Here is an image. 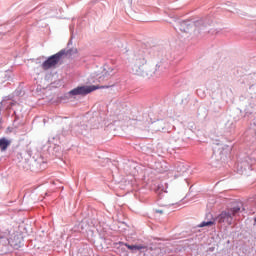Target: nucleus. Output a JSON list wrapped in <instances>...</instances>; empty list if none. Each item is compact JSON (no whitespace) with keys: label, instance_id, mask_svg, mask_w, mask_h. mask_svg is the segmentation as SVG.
Returning a JSON list of instances; mask_svg holds the SVG:
<instances>
[{"label":"nucleus","instance_id":"nucleus-1","mask_svg":"<svg viewBox=\"0 0 256 256\" xmlns=\"http://www.w3.org/2000/svg\"><path fill=\"white\" fill-rule=\"evenodd\" d=\"M154 57H157L160 61L156 64V69L153 71L151 66L147 64L148 51L138 50L134 53L131 61V69L134 75L144 77V79H151L153 75L159 76V73L165 71L169 67V61L171 59V51L169 47L157 46L153 48Z\"/></svg>","mask_w":256,"mask_h":256},{"label":"nucleus","instance_id":"nucleus-2","mask_svg":"<svg viewBox=\"0 0 256 256\" xmlns=\"http://www.w3.org/2000/svg\"><path fill=\"white\" fill-rule=\"evenodd\" d=\"M175 31H180L181 33H189L190 35H201V33H209V25L205 23V20L201 19L196 22L191 20L186 21H176L174 25Z\"/></svg>","mask_w":256,"mask_h":256},{"label":"nucleus","instance_id":"nucleus-3","mask_svg":"<svg viewBox=\"0 0 256 256\" xmlns=\"http://www.w3.org/2000/svg\"><path fill=\"white\" fill-rule=\"evenodd\" d=\"M245 211V207H243V203L237 202L230 209L223 211L216 217V221L218 223H225L226 225H232L233 221H235V217L239 215V213H243Z\"/></svg>","mask_w":256,"mask_h":256},{"label":"nucleus","instance_id":"nucleus-4","mask_svg":"<svg viewBox=\"0 0 256 256\" xmlns=\"http://www.w3.org/2000/svg\"><path fill=\"white\" fill-rule=\"evenodd\" d=\"M22 238L11 234V230L0 226V243L3 245H11V247H21Z\"/></svg>","mask_w":256,"mask_h":256},{"label":"nucleus","instance_id":"nucleus-5","mask_svg":"<svg viewBox=\"0 0 256 256\" xmlns=\"http://www.w3.org/2000/svg\"><path fill=\"white\" fill-rule=\"evenodd\" d=\"M73 50L68 49V50H61L58 53L48 57L41 65L40 67L44 70L47 71L49 69H52V67H55V65H57L59 63V61H61V59H63L64 55H71V52Z\"/></svg>","mask_w":256,"mask_h":256},{"label":"nucleus","instance_id":"nucleus-6","mask_svg":"<svg viewBox=\"0 0 256 256\" xmlns=\"http://www.w3.org/2000/svg\"><path fill=\"white\" fill-rule=\"evenodd\" d=\"M256 163V159L251 156H246L242 161L237 164V171L240 175H249V171H252L253 166Z\"/></svg>","mask_w":256,"mask_h":256},{"label":"nucleus","instance_id":"nucleus-7","mask_svg":"<svg viewBox=\"0 0 256 256\" xmlns=\"http://www.w3.org/2000/svg\"><path fill=\"white\" fill-rule=\"evenodd\" d=\"M99 86L91 85V86H78L68 93L65 94L66 99L70 97H77V95H89V93H93V91H97Z\"/></svg>","mask_w":256,"mask_h":256},{"label":"nucleus","instance_id":"nucleus-8","mask_svg":"<svg viewBox=\"0 0 256 256\" xmlns=\"http://www.w3.org/2000/svg\"><path fill=\"white\" fill-rule=\"evenodd\" d=\"M115 73H117V71H115V68H113V66L109 64H105L103 66V71L98 76L97 80L99 81V83H103V81H107V79H109L110 77H113Z\"/></svg>","mask_w":256,"mask_h":256},{"label":"nucleus","instance_id":"nucleus-9","mask_svg":"<svg viewBox=\"0 0 256 256\" xmlns=\"http://www.w3.org/2000/svg\"><path fill=\"white\" fill-rule=\"evenodd\" d=\"M227 149H229V146L217 144L213 148V157H217L218 160L222 161V159H225V157H227Z\"/></svg>","mask_w":256,"mask_h":256},{"label":"nucleus","instance_id":"nucleus-10","mask_svg":"<svg viewBox=\"0 0 256 256\" xmlns=\"http://www.w3.org/2000/svg\"><path fill=\"white\" fill-rule=\"evenodd\" d=\"M189 166L185 165L184 162H176L174 165V169L176 171L175 177H181L184 173H187V169Z\"/></svg>","mask_w":256,"mask_h":256},{"label":"nucleus","instance_id":"nucleus-11","mask_svg":"<svg viewBox=\"0 0 256 256\" xmlns=\"http://www.w3.org/2000/svg\"><path fill=\"white\" fill-rule=\"evenodd\" d=\"M246 108H245V113L246 115H252V113L255 112V100L253 98H248L247 99Z\"/></svg>","mask_w":256,"mask_h":256},{"label":"nucleus","instance_id":"nucleus-12","mask_svg":"<svg viewBox=\"0 0 256 256\" xmlns=\"http://www.w3.org/2000/svg\"><path fill=\"white\" fill-rule=\"evenodd\" d=\"M125 247L129 249L132 253H135V251H141L142 249H147V246L145 245H129L127 243H124Z\"/></svg>","mask_w":256,"mask_h":256},{"label":"nucleus","instance_id":"nucleus-13","mask_svg":"<svg viewBox=\"0 0 256 256\" xmlns=\"http://www.w3.org/2000/svg\"><path fill=\"white\" fill-rule=\"evenodd\" d=\"M11 79V71H0V83H5V81H9Z\"/></svg>","mask_w":256,"mask_h":256},{"label":"nucleus","instance_id":"nucleus-14","mask_svg":"<svg viewBox=\"0 0 256 256\" xmlns=\"http://www.w3.org/2000/svg\"><path fill=\"white\" fill-rule=\"evenodd\" d=\"M74 129L80 135H87V131H89V126L85 125V124H82L80 126H76Z\"/></svg>","mask_w":256,"mask_h":256},{"label":"nucleus","instance_id":"nucleus-15","mask_svg":"<svg viewBox=\"0 0 256 256\" xmlns=\"http://www.w3.org/2000/svg\"><path fill=\"white\" fill-rule=\"evenodd\" d=\"M11 145V142L7 140V138H1L0 139V149L1 151L7 150V148Z\"/></svg>","mask_w":256,"mask_h":256},{"label":"nucleus","instance_id":"nucleus-16","mask_svg":"<svg viewBox=\"0 0 256 256\" xmlns=\"http://www.w3.org/2000/svg\"><path fill=\"white\" fill-rule=\"evenodd\" d=\"M154 127L156 128V131H163V129H165V126H163V121L156 122Z\"/></svg>","mask_w":256,"mask_h":256},{"label":"nucleus","instance_id":"nucleus-17","mask_svg":"<svg viewBox=\"0 0 256 256\" xmlns=\"http://www.w3.org/2000/svg\"><path fill=\"white\" fill-rule=\"evenodd\" d=\"M204 256H215V248L210 247L204 254Z\"/></svg>","mask_w":256,"mask_h":256},{"label":"nucleus","instance_id":"nucleus-18","mask_svg":"<svg viewBox=\"0 0 256 256\" xmlns=\"http://www.w3.org/2000/svg\"><path fill=\"white\" fill-rule=\"evenodd\" d=\"M211 225H213V221H207L200 223L198 227H211Z\"/></svg>","mask_w":256,"mask_h":256},{"label":"nucleus","instance_id":"nucleus-19","mask_svg":"<svg viewBox=\"0 0 256 256\" xmlns=\"http://www.w3.org/2000/svg\"><path fill=\"white\" fill-rule=\"evenodd\" d=\"M92 129H99V119H97V123H94L92 126H91Z\"/></svg>","mask_w":256,"mask_h":256},{"label":"nucleus","instance_id":"nucleus-20","mask_svg":"<svg viewBox=\"0 0 256 256\" xmlns=\"http://www.w3.org/2000/svg\"><path fill=\"white\" fill-rule=\"evenodd\" d=\"M40 13L41 14H45V15H47V8H42V9H40Z\"/></svg>","mask_w":256,"mask_h":256},{"label":"nucleus","instance_id":"nucleus-21","mask_svg":"<svg viewBox=\"0 0 256 256\" xmlns=\"http://www.w3.org/2000/svg\"><path fill=\"white\" fill-rule=\"evenodd\" d=\"M84 225V222H81L80 224H79V227H80V229L83 231V230H85V226H83Z\"/></svg>","mask_w":256,"mask_h":256},{"label":"nucleus","instance_id":"nucleus-22","mask_svg":"<svg viewBox=\"0 0 256 256\" xmlns=\"http://www.w3.org/2000/svg\"><path fill=\"white\" fill-rule=\"evenodd\" d=\"M21 90L20 89H17L16 91H15V95H21V92H20Z\"/></svg>","mask_w":256,"mask_h":256},{"label":"nucleus","instance_id":"nucleus-23","mask_svg":"<svg viewBox=\"0 0 256 256\" xmlns=\"http://www.w3.org/2000/svg\"><path fill=\"white\" fill-rule=\"evenodd\" d=\"M14 115H16V119H19V115H17V110H14Z\"/></svg>","mask_w":256,"mask_h":256},{"label":"nucleus","instance_id":"nucleus-24","mask_svg":"<svg viewBox=\"0 0 256 256\" xmlns=\"http://www.w3.org/2000/svg\"><path fill=\"white\" fill-rule=\"evenodd\" d=\"M95 117H93L91 120H90V123H95Z\"/></svg>","mask_w":256,"mask_h":256},{"label":"nucleus","instance_id":"nucleus-25","mask_svg":"<svg viewBox=\"0 0 256 256\" xmlns=\"http://www.w3.org/2000/svg\"><path fill=\"white\" fill-rule=\"evenodd\" d=\"M69 45H73V42L71 40L68 42V47Z\"/></svg>","mask_w":256,"mask_h":256},{"label":"nucleus","instance_id":"nucleus-26","mask_svg":"<svg viewBox=\"0 0 256 256\" xmlns=\"http://www.w3.org/2000/svg\"><path fill=\"white\" fill-rule=\"evenodd\" d=\"M102 89H109V86H102Z\"/></svg>","mask_w":256,"mask_h":256},{"label":"nucleus","instance_id":"nucleus-27","mask_svg":"<svg viewBox=\"0 0 256 256\" xmlns=\"http://www.w3.org/2000/svg\"><path fill=\"white\" fill-rule=\"evenodd\" d=\"M156 213H163V210H156Z\"/></svg>","mask_w":256,"mask_h":256},{"label":"nucleus","instance_id":"nucleus-28","mask_svg":"<svg viewBox=\"0 0 256 256\" xmlns=\"http://www.w3.org/2000/svg\"><path fill=\"white\" fill-rule=\"evenodd\" d=\"M163 171H165V169H163V170H159V173H163Z\"/></svg>","mask_w":256,"mask_h":256},{"label":"nucleus","instance_id":"nucleus-29","mask_svg":"<svg viewBox=\"0 0 256 256\" xmlns=\"http://www.w3.org/2000/svg\"><path fill=\"white\" fill-rule=\"evenodd\" d=\"M241 101H245V99L243 97L240 98Z\"/></svg>","mask_w":256,"mask_h":256},{"label":"nucleus","instance_id":"nucleus-30","mask_svg":"<svg viewBox=\"0 0 256 256\" xmlns=\"http://www.w3.org/2000/svg\"><path fill=\"white\" fill-rule=\"evenodd\" d=\"M200 91H201V90H197V94H198V95H199Z\"/></svg>","mask_w":256,"mask_h":256},{"label":"nucleus","instance_id":"nucleus-31","mask_svg":"<svg viewBox=\"0 0 256 256\" xmlns=\"http://www.w3.org/2000/svg\"><path fill=\"white\" fill-rule=\"evenodd\" d=\"M21 117H23V115H22V114H20V119H21Z\"/></svg>","mask_w":256,"mask_h":256},{"label":"nucleus","instance_id":"nucleus-32","mask_svg":"<svg viewBox=\"0 0 256 256\" xmlns=\"http://www.w3.org/2000/svg\"><path fill=\"white\" fill-rule=\"evenodd\" d=\"M255 223H256V218L254 219Z\"/></svg>","mask_w":256,"mask_h":256}]
</instances>
